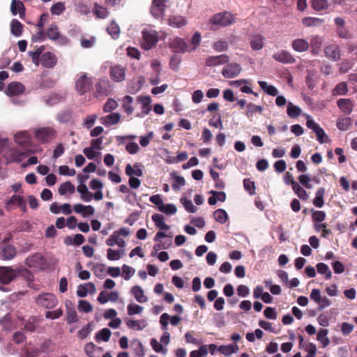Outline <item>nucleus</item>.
I'll return each mask as SVG.
<instances>
[{
    "mask_svg": "<svg viewBox=\"0 0 357 357\" xmlns=\"http://www.w3.org/2000/svg\"><path fill=\"white\" fill-rule=\"evenodd\" d=\"M351 125V120L349 117H345L338 119L337 121V127L341 130H347Z\"/></svg>",
    "mask_w": 357,
    "mask_h": 357,
    "instance_id": "nucleus-53",
    "label": "nucleus"
},
{
    "mask_svg": "<svg viewBox=\"0 0 357 357\" xmlns=\"http://www.w3.org/2000/svg\"><path fill=\"white\" fill-rule=\"evenodd\" d=\"M133 102V98L130 96H126L123 100V108L124 112L130 115L133 113L134 108L132 106Z\"/></svg>",
    "mask_w": 357,
    "mask_h": 357,
    "instance_id": "nucleus-40",
    "label": "nucleus"
},
{
    "mask_svg": "<svg viewBox=\"0 0 357 357\" xmlns=\"http://www.w3.org/2000/svg\"><path fill=\"white\" fill-rule=\"evenodd\" d=\"M142 47L146 50L153 48L158 41V33L153 29H144L142 31Z\"/></svg>",
    "mask_w": 357,
    "mask_h": 357,
    "instance_id": "nucleus-3",
    "label": "nucleus"
},
{
    "mask_svg": "<svg viewBox=\"0 0 357 357\" xmlns=\"http://www.w3.org/2000/svg\"><path fill=\"white\" fill-rule=\"evenodd\" d=\"M109 76L114 82H120L123 81L126 77V68L119 64L111 66Z\"/></svg>",
    "mask_w": 357,
    "mask_h": 357,
    "instance_id": "nucleus-10",
    "label": "nucleus"
},
{
    "mask_svg": "<svg viewBox=\"0 0 357 357\" xmlns=\"http://www.w3.org/2000/svg\"><path fill=\"white\" fill-rule=\"evenodd\" d=\"M325 194V189L324 188H319L313 199V204L318 208H321L324 204V196Z\"/></svg>",
    "mask_w": 357,
    "mask_h": 357,
    "instance_id": "nucleus-36",
    "label": "nucleus"
},
{
    "mask_svg": "<svg viewBox=\"0 0 357 357\" xmlns=\"http://www.w3.org/2000/svg\"><path fill=\"white\" fill-rule=\"evenodd\" d=\"M287 113L290 118H297L301 114V109L299 107L294 105L292 102H289L287 104Z\"/></svg>",
    "mask_w": 357,
    "mask_h": 357,
    "instance_id": "nucleus-39",
    "label": "nucleus"
},
{
    "mask_svg": "<svg viewBox=\"0 0 357 357\" xmlns=\"http://www.w3.org/2000/svg\"><path fill=\"white\" fill-rule=\"evenodd\" d=\"M35 302L40 307L52 309L57 305L58 300L52 293H43L35 298Z\"/></svg>",
    "mask_w": 357,
    "mask_h": 357,
    "instance_id": "nucleus-2",
    "label": "nucleus"
},
{
    "mask_svg": "<svg viewBox=\"0 0 357 357\" xmlns=\"http://www.w3.org/2000/svg\"><path fill=\"white\" fill-rule=\"evenodd\" d=\"M310 3L312 8L317 11L326 10L329 6L328 0H310Z\"/></svg>",
    "mask_w": 357,
    "mask_h": 357,
    "instance_id": "nucleus-42",
    "label": "nucleus"
},
{
    "mask_svg": "<svg viewBox=\"0 0 357 357\" xmlns=\"http://www.w3.org/2000/svg\"><path fill=\"white\" fill-rule=\"evenodd\" d=\"M93 12L97 17L101 18V19L106 18L109 14V11L107 10V9L106 8L101 6L98 5V3L94 4Z\"/></svg>",
    "mask_w": 357,
    "mask_h": 357,
    "instance_id": "nucleus-46",
    "label": "nucleus"
},
{
    "mask_svg": "<svg viewBox=\"0 0 357 357\" xmlns=\"http://www.w3.org/2000/svg\"><path fill=\"white\" fill-rule=\"evenodd\" d=\"M170 176L174 180V183H172V188L174 190H179L181 186H184L185 185V178L183 176L178 175L176 172H172Z\"/></svg>",
    "mask_w": 357,
    "mask_h": 357,
    "instance_id": "nucleus-32",
    "label": "nucleus"
},
{
    "mask_svg": "<svg viewBox=\"0 0 357 357\" xmlns=\"http://www.w3.org/2000/svg\"><path fill=\"white\" fill-rule=\"evenodd\" d=\"M152 220L160 229L168 230L169 229V226L165 222L164 217L162 215L155 213L152 215Z\"/></svg>",
    "mask_w": 357,
    "mask_h": 357,
    "instance_id": "nucleus-34",
    "label": "nucleus"
},
{
    "mask_svg": "<svg viewBox=\"0 0 357 357\" xmlns=\"http://www.w3.org/2000/svg\"><path fill=\"white\" fill-rule=\"evenodd\" d=\"M132 294L139 303H144L147 301V298L144 294L142 288L139 286H134L131 290Z\"/></svg>",
    "mask_w": 357,
    "mask_h": 357,
    "instance_id": "nucleus-35",
    "label": "nucleus"
},
{
    "mask_svg": "<svg viewBox=\"0 0 357 357\" xmlns=\"http://www.w3.org/2000/svg\"><path fill=\"white\" fill-rule=\"evenodd\" d=\"M264 111V108L261 106L255 105L252 102L247 104L245 115L248 119H252L254 114L258 113L261 114Z\"/></svg>",
    "mask_w": 357,
    "mask_h": 357,
    "instance_id": "nucleus-28",
    "label": "nucleus"
},
{
    "mask_svg": "<svg viewBox=\"0 0 357 357\" xmlns=\"http://www.w3.org/2000/svg\"><path fill=\"white\" fill-rule=\"evenodd\" d=\"M57 130L53 126H44L34 131L36 139L41 144H47L56 138Z\"/></svg>",
    "mask_w": 357,
    "mask_h": 357,
    "instance_id": "nucleus-1",
    "label": "nucleus"
},
{
    "mask_svg": "<svg viewBox=\"0 0 357 357\" xmlns=\"http://www.w3.org/2000/svg\"><path fill=\"white\" fill-rule=\"evenodd\" d=\"M186 24V18L181 15H170L168 18V24L172 27L181 28Z\"/></svg>",
    "mask_w": 357,
    "mask_h": 357,
    "instance_id": "nucleus-24",
    "label": "nucleus"
},
{
    "mask_svg": "<svg viewBox=\"0 0 357 357\" xmlns=\"http://www.w3.org/2000/svg\"><path fill=\"white\" fill-rule=\"evenodd\" d=\"M20 272L10 266H0V284H8L12 282Z\"/></svg>",
    "mask_w": 357,
    "mask_h": 357,
    "instance_id": "nucleus-6",
    "label": "nucleus"
},
{
    "mask_svg": "<svg viewBox=\"0 0 357 357\" xmlns=\"http://www.w3.org/2000/svg\"><path fill=\"white\" fill-rule=\"evenodd\" d=\"M259 85L260 87L266 91V93L271 96H275L278 93V89L273 85H268L267 82L264 81H259Z\"/></svg>",
    "mask_w": 357,
    "mask_h": 357,
    "instance_id": "nucleus-44",
    "label": "nucleus"
},
{
    "mask_svg": "<svg viewBox=\"0 0 357 357\" xmlns=\"http://www.w3.org/2000/svg\"><path fill=\"white\" fill-rule=\"evenodd\" d=\"M169 47L175 53L190 52V45H189L185 40L180 37L175 38L170 43Z\"/></svg>",
    "mask_w": 357,
    "mask_h": 357,
    "instance_id": "nucleus-8",
    "label": "nucleus"
},
{
    "mask_svg": "<svg viewBox=\"0 0 357 357\" xmlns=\"http://www.w3.org/2000/svg\"><path fill=\"white\" fill-rule=\"evenodd\" d=\"M159 211L162 213H166L167 215H174L176 213V207L174 204H162L159 207Z\"/></svg>",
    "mask_w": 357,
    "mask_h": 357,
    "instance_id": "nucleus-54",
    "label": "nucleus"
},
{
    "mask_svg": "<svg viewBox=\"0 0 357 357\" xmlns=\"http://www.w3.org/2000/svg\"><path fill=\"white\" fill-rule=\"evenodd\" d=\"M121 115L119 113H111L101 118V123L106 126L115 125L120 121Z\"/></svg>",
    "mask_w": 357,
    "mask_h": 357,
    "instance_id": "nucleus-26",
    "label": "nucleus"
},
{
    "mask_svg": "<svg viewBox=\"0 0 357 357\" xmlns=\"http://www.w3.org/2000/svg\"><path fill=\"white\" fill-rule=\"evenodd\" d=\"M38 323V319L35 317H31L29 319L27 322L25 324L24 328L28 331L33 332L36 328V326H37Z\"/></svg>",
    "mask_w": 357,
    "mask_h": 357,
    "instance_id": "nucleus-63",
    "label": "nucleus"
},
{
    "mask_svg": "<svg viewBox=\"0 0 357 357\" xmlns=\"http://www.w3.org/2000/svg\"><path fill=\"white\" fill-rule=\"evenodd\" d=\"M322 43V38L319 36L315 35L310 37L309 44L312 54L318 55L320 53Z\"/></svg>",
    "mask_w": 357,
    "mask_h": 357,
    "instance_id": "nucleus-19",
    "label": "nucleus"
},
{
    "mask_svg": "<svg viewBox=\"0 0 357 357\" xmlns=\"http://www.w3.org/2000/svg\"><path fill=\"white\" fill-rule=\"evenodd\" d=\"M107 31L108 33L114 39H116L119 38V33H120V28L116 22H111V24L107 27Z\"/></svg>",
    "mask_w": 357,
    "mask_h": 357,
    "instance_id": "nucleus-52",
    "label": "nucleus"
},
{
    "mask_svg": "<svg viewBox=\"0 0 357 357\" xmlns=\"http://www.w3.org/2000/svg\"><path fill=\"white\" fill-rule=\"evenodd\" d=\"M337 105L340 109L347 114H349L353 110V102L351 99L341 98L337 100Z\"/></svg>",
    "mask_w": 357,
    "mask_h": 357,
    "instance_id": "nucleus-23",
    "label": "nucleus"
},
{
    "mask_svg": "<svg viewBox=\"0 0 357 357\" xmlns=\"http://www.w3.org/2000/svg\"><path fill=\"white\" fill-rule=\"evenodd\" d=\"M15 141L22 146H27L31 142V135L27 131L18 132L15 135Z\"/></svg>",
    "mask_w": 357,
    "mask_h": 357,
    "instance_id": "nucleus-22",
    "label": "nucleus"
},
{
    "mask_svg": "<svg viewBox=\"0 0 357 357\" xmlns=\"http://www.w3.org/2000/svg\"><path fill=\"white\" fill-rule=\"evenodd\" d=\"M10 31L13 35L20 36L23 32V25L17 20H13L10 24Z\"/></svg>",
    "mask_w": 357,
    "mask_h": 357,
    "instance_id": "nucleus-38",
    "label": "nucleus"
},
{
    "mask_svg": "<svg viewBox=\"0 0 357 357\" xmlns=\"http://www.w3.org/2000/svg\"><path fill=\"white\" fill-rule=\"evenodd\" d=\"M348 87L345 82H342L337 84L333 90V96H344L347 94Z\"/></svg>",
    "mask_w": 357,
    "mask_h": 357,
    "instance_id": "nucleus-45",
    "label": "nucleus"
},
{
    "mask_svg": "<svg viewBox=\"0 0 357 357\" xmlns=\"http://www.w3.org/2000/svg\"><path fill=\"white\" fill-rule=\"evenodd\" d=\"M324 21L319 18H317V17H304L303 20H302V22L303 24L305 26H316L318 24H321Z\"/></svg>",
    "mask_w": 357,
    "mask_h": 357,
    "instance_id": "nucleus-56",
    "label": "nucleus"
},
{
    "mask_svg": "<svg viewBox=\"0 0 357 357\" xmlns=\"http://www.w3.org/2000/svg\"><path fill=\"white\" fill-rule=\"evenodd\" d=\"M98 96H108L109 93V86L107 82L99 81L95 86Z\"/></svg>",
    "mask_w": 357,
    "mask_h": 357,
    "instance_id": "nucleus-30",
    "label": "nucleus"
},
{
    "mask_svg": "<svg viewBox=\"0 0 357 357\" xmlns=\"http://www.w3.org/2000/svg\"><path fill=\"white\" fill-rule=\"evenodd\" d=\"M24 86L18 82H12L9 83L5 91L6 95L9 96H20L24 92Z\"/></svg>",
    "mask_w": 357,
    "mask_h": 357,
    "instance_id": "nucleus-14",
    "label": "nucleus"
},
{
    "mask_svg": "<svg viewBox=\"0 0 357 357\" xmlns=\"http://www.w3.org/2000/svg\"><path fill=\"white\" fill-rule=\"evenodd\" d=\"M181 202L182 203V204L183 205V206L185 207V210L187 211H188L189 213H195L197 212V207H195L192 201L187 199V198H181Z\"/></svg>",
    "mask_w": 357,
    "mask_h": 357,
    "instance_id": "nucleus-59",
    "label": "nucleus"
},
{
    "mask_svg": "<svg viewBox=\"0 0 357 357\" xmlns=\"http://www.w3.org/2000/svg\"><path fill=\"white\" fill-rule=\"evenodd\" d=\"M229 61V56L226 54L211 56L206 59V66L208 67H213L218 65L227 63Z\"/></svg>",
    "mask_w": 357,
    "mask_h": 357,
    "instance_id": "nucleus-18",
    "label": "nucleus"
},
{
    "mask_svg": "<svg viewBox=\"0 0 357 357\" xmlns=\"http://www.w3.org/2000/svg\"><path fill=\"white\" fill-rule=\"evenodd\" d=\"M132 345L135 346L134 351L136 356L138 357H144L145 355V352L144 350V347L141 341L137 340L133 341Z\"/></svg>",
    "mask_w": 357,
    "mask_h": 357,
    "instance_id": "nucleus-57",
    "label": "nucleus"
},
{
    "mask_svg": "<svg viewBox=\"0 0 357 357\" xmlns=\"http://www.w3.org/2000/svg\"><path fill=\"white\" fill-rule=\"evenodd\" d=\"M46 38H48L51 40L55 42L56 44L60 45H64L68 44V39L61 35L59 31L57 25L54 23L52 24L46 31Z\"/></svg>",
    "mask_w": 357,
    "mask_h": 357,
    "instance_id": "nucleus-4",
    "label": "nucleus"
},
{
    "mask_svg": "<svg viewBox=\"0 0 357 357\" xmlns=\"http://www.w3.org/2000/svg\"><path fill=\"white\" fill-rule=\"evenodd\" d=\"M241 71V66L237 63H231L225 66L222 74L225 78H233L238 76Z\"/></svg>",
    "mask_w": 357,
    "mask_h": 357,
    "instance_id": "nucleus-13",
    "label": "nucleus"
},
{
    "mask_svg": "<svg viewBox=\"0 0 357 357\" xmlns=\"http://www.w3.org/2000/svg\"><path fill=\"white\" fill-rule=\"evenodd\" d=\"M122 277L126 280H128L135 274V269L128 265L124 264L122 266Z\"/></svg>",
    "mask_w": 357,
    "mask_h": 357,
    "instance_id": "nucleus-62",
    "label": "nucleus"
},
{
    "mask_svg": "<svg viewBox=\"0 0 357 357\" xmlns=\"http://www.w3.org/2000/svg\"><path fill=\"white\" fill-rule=\"evenodd\" d=\"M118 107V103L112 98H109L103 106L105 112H111Z\"/></svg>",
    "mask_w": 357,
    "mask_h": 357,
    "instance_id": "nucleus-64",
    "label": "nucleus"
},
{
    "mask_svg": "<svg viewBox=\"0 0 357 357\" xmlns=\"http://www.w3.org/2000/svg\"><path fill=\"white\" fill-rule=\"evenodd\" d=\"M10 11L13 15H16L17 13H19L21 18L25 16V8L22 1L13 0L10 6Z\"/></svg>",
    "mask_w": 357,
    "mask_h": 357,
    "instance_id": "nucleus-25",
    "label": "nucleus"
},
{
    "mask_svg": "<svg viewBox=\"0 0 357 357\" xmlns=\"http://www.w3.org/2000/svg\"><path fill=\"white\" fill-rule=\"evenodd\" d=\"M291 47L295 52H304L309 50L310 44L304 38H296L291 42Z\"/></svg>",
    "mask_w": 357,
    "mask_h": 357,
    "instance_id": "nucleus-20",
    "label": "nucleus"
},
{
    "mask_svg": "<svg viewBox=\"0 0 357 357\" xmlns=\"http://www.w3.org/2000/svg\"><path fill=\"white\" fill-rule=\"evenodd\" d=\"M324 52L325 56L333 61H337L341 58L340 46L335 43L326 45Z\"/></svg>",
    "mask_w": 357,
    "mask_h": 357,
    "instance_id": "nucleus-9",
    "label": "nucleus"
},
{
    "mask_svg": "<svg viewBox=\"0 0 357 357\" xmlns=\"http://www.w3.org/2000/svg\"><path fill=\"white\" fill-rule=\"evenodd\" d=\"M292 189L300 199L305 201L308 199L309 196L307 192L301 186H300L298 183H294Z\"/></svg>",
    "mask_w": 357,
    "mask_h": 357,
    "instance_id": "nucleus-47",
    "label": "nucleus"
},
{
    "mask_svg": "<svg viewBox=\"0 0 357 357\" xmlns=\"http://www.w3.org/2000/svg\"><path fill=\"white\" fill-rule=\"evenodd\" d=\"M243 186L245 190L248 191L250 195L255 194V184L254 181L249 178H245L243 180Z\"/></svg>",
    "mask_w": 357,
    "mask_h": 357,
    "instance_id": "nucleus-58",
    "label": "nucleus"
},
{
    "mask_svg": "<svg viewBox=\"0 0 357 357\" xmlns=\"http://www.w3.org/2000/svg\"><path fill=\"white\" fill-rule=\"evenodd\" d=\"M78 310L79 311L88 313L92 312L93 307L89 301L79 300L78 303Z\"/></svg>",
    "mask_w": 357,
    "mask_h": 357,
    "instance_id": "nucleus-60",
    "label": "nucleus"
},
{
    "mask_svg": "<svg viewBox=\"0 0 357 357\" xmlns=\"http://www.w3.org/2000/svg\"><path fill=\"white\" fill-rule=\"evenodd\" d=\"M92 89V79L86 74L78 78L75 83V89L80 95H84Z\"/></svg>",
    "mask_w": 357,
    "mask_h": 357,
    "instance_id": "nucleus-7",
    "label": "nucleus"
},
{
    "mask_svg": "<svg viewBox=\"0 0 357 357\" xmlns=\"http://www.w3.org/2000/svg\"><path fill=\"white\" fill-rule=\"evenodd\" d=\"M111 336V331L107 328L100 330L96 335V341L103 340L108 342Z\"/></svg>",
    "mask_w": 357,
    "mask_h": 357,
    "instance_id": "nucleus-49",
    "label": "nucleus"
},
{
    "mask_svg": "<svg viewBox=\"0 0 357 357\" xmlns=\"http://www.w3.org/2000/svg\"><path fill=\"white\" fill-rule=\"evenodd\" d=\"M215 220L220 224H225L228 220L227 212L222 208H219L214 212Z\"/></svg>",
    "mask_w": 357,
    "mask_h": 357,
    "instance_id": "nucleus-48",
    "label": "nucleus"
},
{
    "mask_svg": "<svg viewBox=\"0 0 357 357\" xmlns=\"http://www.w3.org/2000/svg\"><path fill=\"white\" fill-rule=\"evenodd\" d=\"M45 50V46L42 45L38 47L35 51H29L28 55L31 58L32 62L37 66L40 63V58L43 52Z\"/></svg>",
    "mask_w": 357,
    "mask_h": 357,
    "instance_id": "nucleus-31",
    "label": "nucleus"
},
{
    "mask_svg": "<svg viewBox=\"0 0 357 357\" xmlns=\"http://www.w3.org/2000/svg\"><path fill=\"white\" fill-rule=\"evenodd\" d=\"M72 117V112L70 110L61 112L58 114L56 119L61 123L68 122Z\"/></svg>",
    "mask_w": 357,
    "mask_h": 357,
    "instance_id": "nucleus-61",
    "label": "nucleus"
},
{
    "mask_svg": "<svg viewBox=\"0 0 357 357\" xmlns=\"http://www.w3.org/2000/svg\"><path fill=\"white\" fill-rule=\"evenodd\" d=\"M57 63V57L56 55L51 52H47L43 53L40 58V63L43 66L47 68H53Z\"/></svg>",
    "mask_w": 357,
    "mask_h": 357,
    "instance_id": "nucleus-16",
    "label": "nucleus"
},
{
    "mask_svg": "<svg viewBox=\"0 0 357 357\" xmlns=\"http://www.w3.org/2000/svg\"><path fill=\"white\" fill-rule=\"evenodd\" d=\"M167 0H153L151 13L155 18L162 17L165 15Z\"/></svg>",
    "mask_w": 357,
    "mask_h": 357,
    "instance_id": "nucleus-11",
    "label": "nucleus"
},
{
    "mask_svg": "<svg viewBox=\"0 0 357 357\" xmlns=\"http://www.w3.org/2000/svg\"><path fill=\"white\" fill-rule=\"evenodd\" d=\"M238 349V347L236 344L221 345L218 347V351L226 356L236 353Z\"/></svg>",
    "mask_w": 357,
    "mask_h": 357,
    "instance_id": "nucleus-37",
    "label": "nucleus"
},
{
    "mask_svg": "<svg viewBox=\"0 0 357 357\" xmlns=\"http://www.w3.org/2000/svg\"><path fill=\"white\" fill-rule=\"evenodd\" d=\"M66 306L68 305L66 304ZM67 321L68 324L75 323L78 321L77 312L74 307H67Z\"/></svg>",
    "mask_w": 357,
    "mask_h": 357,
    "instance_id": "nucleus-55",
    "label": "nucleus"
},
{
    "mask_svg": "<svg viewBox=\"0 0 357 357\" xmlns=\"http://www.w3.org/2000/svg\"><path fill=\"white\" fill-rule=\"evenodd\" d=\"M210 21L213 25L227 26L234 22V17L231 13L223 12L214 15Z\"/></svg>",
    "mask_w": 357,
    "mask_h": 357,
    "instance_id": "nucleus-5",
    "label": "nucleus"
},
{
    "mask_svg": "<svg viewBox=\"0 0 357 357\" xmlns=\"http://www.w3.org/2000/svg\"><path fill=\"white\" fill-rule=\"evenodd\" d=\"M78 178L79 179L80 184L77 188V192L81 194V199L82 200L85 202H90L93 198V194L89 191L87 186L82 183L83 178H88V176L84 177L79 175Z\"/></svg>",
    "mask_w": 357,
    "mask_h": 357,
    "instance_id": "nucleus-15",
    "label": "nucleus"
},
{
    "mask_svg": "<svg viewBox=\"0 0 357 357\" xmlns=\"http://www.w3.org/2000/svg\"><path fill=\"white\" fill-rule=\"evenodd\" d=\"M75 188L70 181H66L61 184L58 191L61 195H64L67 192L73 194L75 192Z\"/></svg>",
    "mask_w": 357,
    "mask_h": 357,
    "instance_id": "nucleus-43",
    "label": "nucleus"
},
{
    "mask_svg": "<svg viewBox=\"0 0 357 357\" xmlns=\"http://www.w3.org/2000/svg\"><path fill=\"white\" fill-rule=\"evenodd\" d=\"M16 254V248L12 245H5L0 247V259H1L10 260L15 257Z\"/></svg>",
    "mask_w": 357,
    "mask_h": 357,
    "instance_id": "nucleus-17",
    "label": "nucleus"
},
{
    "mask_svg": "<svg viewBox=\"0 0 357 357\" xmlns=\"http://www.w3.org/2000/svg\"><path fill=\"white\" fill-rule=\"evenodd\" d=\"M126 324L130 328L141 331L146 326V321L144 319L132 320L130 319H126Z\"/></svg>",
    "mask_w": 357,
    "mask_h": 357,
    "instance_id": "nucleus-29",
    "label": "nucleus"
},
{
    "mask_svg": "<svg viewBox=\"0 0 357 357\" xmlns=\"http://www.w3.org/2000/svg\"><path fill=\"white\" fill-rule=\"evenodd\" d=\"M317 272L320 274H325L326 280H329L332 277V273L329 270L328 266L324 263H318L317 264Z\"/></svg>",
    "mask_w": 357,
    "mask_h": 357,
    "instance_id": "nucleus-51",
    "label": "nucleus"
},
{
    "mask_svg": "<svg viewBox=\"0 0 357 357\" xmlns=\"http://www.w3.org/2000/svg\"><path fill=\"white\" fill-rule=\"evenodd\" d=\"M275 61L282 63H294L296 59L294 56L288 51L282 50L273 54Z\"/></svg>",
    "mask_w": 357,
    "mask_h": 357,
    "instance_id": "nucleus-12",
    "label": "nucleus"
},
{
    "mask_svg": "<svg viewBox=\"0 0 357 357\" xmlns=\"http://www.w3.org/2000/svg\"><path fill=\"white\" fill-rule=\"evenodd\" d=\"M106 244L108 246H114V244H116L121 248H124L126 246V242L115 232H114L109 238L107 239Z\"/></svg>",
    "mask_w": 357,
    "mask_h": 357,
    "instance_id": "nucleus-33",
    "label": "nucleus"
},
{
    "mask_svg": "<svg viewBox=\"0 0 357 357\" xmlns=\"http://www.w3.org/2000/svg\"><path fill=\"white\" fill-rule=\"evenodd\" d=\"M264 37L261 35H255L250 38V45L253 50H260L264 47Z\"/></svg>",
    "mask_w": 357,
    "mask_h": 357,
    "instance_id": "nucleus-27",
    "label": "nucleus"
},
{
    "mask_svg": "<svg viewBox=\"0 0 357 357\" xmlns=\"http://www.w3.org/2000/svg\"><path fill=\"white\" fill-rule=\"evenodd\" d=\"M328 333L327 329H321L318 332L317 335V340L323 344L324 347H326L330 343V340L327 337Z\"/></svg>",
    "mask_w": 357,
    "mask_h": 357,
    "instance_id": "nucleus-50",
    "label": "nucleus"
},
{
    "mask_svg": "<svg viewBox=\"0 0 357 357\" xmlns=\"http://www.w3.org/2000/svg\"><path fill=\"white\" fill-rule=\"evenodd\" d=\"M25 155L24 153L19 152L16 149H9L4 154V156L8 162H20L23 157Z\"/></svg>",
    "mask_w": 357,
    "mask_h": 357,
    "instance_id": "nucleus-21",
    "label": "nucleus"
},
{
    "mask_svg": "<svg viewBox=\"0 0 357 357\" xmlns=\"http://www.w3.org/2000/svg\"><path fill=\"white\" fill-rule=\"evenodd\" d=\"M137 100L142 104L143 114H147L151 110V98L149 96H139Z\"/></svg>",
    "mask_w": 357,
    "mask_h": 357,
    "instance_id": "nucleus-41",
    "label": "nucleus"
}]
</instances>
